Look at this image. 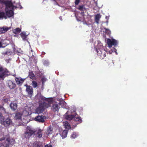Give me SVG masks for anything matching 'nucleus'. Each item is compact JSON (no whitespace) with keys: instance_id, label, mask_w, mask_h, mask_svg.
<instances>
[{"instance_id":"nucleus-26","label":"nucleus","mask_w":147,"mask_h":147,"mask_svg":"<svg viewBox=\"0 0 147 147\" xmlns=\"http://www.w3.org/2000/svg\"><path fill=\"white\" fill-rule=\"evenodd\" d=\"M67 130H64L63 131L61 135L63 138H65L67 136Z\"/></svg>"},{"instance_id":"nucleus-30","label":"nucleus","mask_w":147,"mask_h":147,"mask_svg":"<svg viewBox=\"0 0 147 147\" xmlns=\"http://www.w3.org/2000/svg\"><path fill=\"white\" fill-rule=\"evenodd\" d=\"M78 9L81 11L86 10V9L84 5L79 6Z\"/></svg>"},{"instance_id":"nucleus-10","label":"nucleus","mask_w":147,"mask_h":147,"mask_svg":"<svg viewBox=\"0 0 147 147\" xmlns=\"http://www.w3.org/2000/svg\"><path fill=\"white\" fill-rule=\"evenodd\" d=\"M11 120L9 118H7L6 119H5L4 121H3L2 125H4L5 126L7 127L12 124Z\"/></svg>"},{"instance_id":"nucleus-39","label":"nucleus","mask_w":147,"mask_h":147,"mask_svg":"<svg viewBox=\"0 0 147 147\" xmlns=\"http://www.w3.org/2000/svg\"><path fill=\"white\" fill-rule=\"evenodd\" d=\"M65 104V101L64 100H62L61 101H60L59 103V104L60 105H61L62 104H63L64 105Z\"/></svg>"},{"instance_id":"nucleus-33","label":"nucleus","mask_w":147,"mask_h":147,"mask_svg":"<svg viewBox=\"0 0 147 147\" xmlns=\"http://www.w3.org/2000/svg\"><path fill=\"white\" fill-rule=\"evenodd\" d=\"M32 85L33 88H36L38 84L36 81H33L32 82Z\"/></svg>"},{"instance_id":"nucleus-46","label":"nucleus","mask_w":147,"mask_h":147,"mask_svg":"<svg viewBox=\"0 0 147 147\" xmlns=\"http://www.w3.org/2000/svg\"><path fill=\"white\" fill-rule=\"evenodd\" d=\"M45 53L44 52H42V54L43 55H45Z\"/></svg>"},{"instance_id":"nucleus-40","label":"nucleus","mask_w":147,"mask_h":147,"mask_svg":"<svg viewBox=\"0 0 147 147\" xmlns=\"http://www.w3.org/2000/svg\"><path fill=\"white\" fill-rule=\"evenodd\" d=\"M4 0H0V3L4 4Z\"/></svg>"},{"instance_id":"nucleus-42","label":"nucleus","mask_w":147,"mask_h":147,"mask_svg":"<svg viewBox=\"0 0 147 147\" xmlns=\"http://www.w3.org/2000/svg\"><path fill=\"white\" fill-rule=\"evenodd\" d=\"M1 110H3L5 112V113H6V110L3 107V108L1 109Z\"/></svg>"},{"instance_id":"nucleus-22","label":"nucleus","mask_w":147,"mask_h":147,"mask_svg":"<svg viewBox=\"0 0 147 147\" xmlns=\"http://www.w3.org/2000/svg\"><path fill=\"white\" fill-rule=\"evenodd\" d=\"M42 130H41L40 129L38 130L36 134L38 138H40L42 137Z\"/></svg>"},{"instance_id":"nucleus-27","label":"nucleus","mask_w":147,"mask_h":147,"mask_svg":"<svg viewBox=\"0 0 147 147\" xmlns=\"http://www.w3.org/2000/svg\"><path fill=\"white\" fill-rule=\"evenodd\" d=\"M21 31V29L19 28H17L13 30V32L15 34L20 33Z\"/></svg>"},{"instance_id":"nucleus-17","label":"nucleus","mask_w":147,"mask_h":147,"mask_svg":"<svg viewBox=\"0 0 147 147\" xmlns=\"http://www.w3.org/2000/svg\"><path fill=\"white\" fill-rule=\"evenodd\" d=\"M10 28H8V27L0 28V34H1L5 33Z\"/></svg>"},{"instance_id":"nucleus-34","label":"nucleus","mask_w":147,"mask_h":147,"mask_svg":"<svg viewBox=\"0 0 147 147\" xmlns=\"http://www.w3.org/2000/svg\"><path fill=\"white\" fill-rule=\"evenodd\" d=\"M78 136V135L75 132H74L71 136V138H75L77 137Z\"/></svg>"},{"instance_id":"nucleus-35","label":"nucleus","mask_w":147,"mask_h":147,"mask_svg":"<svg viewBox=\"0 0 147 147\" xmlns=\"http://www.w3.org/2000/svg\"><path fill=\"white\" fill-rule=\"evenodd\" d=\"M40 99L41 100H43L47 101H48V102H49V98H46L43 96H41L40 97Z\"/></svg>"},{"instance_id":"nucleus-8","label":"nucleus","mask_w":147,"mask_h":147,"mask_svg":"<svg viewBox=\"0 0 147 147\" xmlns=\"http://www.w3.org/2000/svg\"><path fill=\"white\" fill-rule=\"evenodd\" d=\"M7 86L10 89H14L16 87V84L14 81L11 80H8L7 82Z\"/></svg>"},{"instance_id":"nucleus-41","label":"nucleus","mask_w":147,"mask_h":147,"mask_svg":"<svg viewBox=\"0 0 147 147\" xmlns=\"http://www.w3.org/2000/svg\"><path fill=\"white\" fill-rule=\"evenodd\" d=\"M1 110H3L5 112V113H6V110L3 107V108L1 109Z\"/></svg>"},{"instance_id":"nucleus-2","label":"nucleus","mask_w":147,"mask_h":147,"mask_svg":"<svg viewBox=\"0 0 147 147\" xmlns=\"http://www.w3.org/2000/svg\"><path fill=\"white\" fill-rule=\"evenodd\" d=\"M35 131L29 127H27L24 134V136L26 138H29L34 134Z\"/></svg>"},{"instance_id":"nucleus-31","label":"nucleus","mask_w":147,"mask_h":147,"mask_svg":"<svg viewBox=\"0 0 147 147\" xmlns=\"http://www.w3.org/2000/svg\"><path fill=\"white\" fill-rule=\"evenodd\" d=\"M33 147H42L38 142H35L33 143Z\"/></svg>"},{"instance_id":"nucleus-12","label":"nucleus","mask_w":147,"mask_h":147,"mask_svg":"<svg viewBox=\"0 0 147 147\" xmlns=\"http://www.w3.org/2000/svg\"><path fill=\"white\" fill-rule=\"evenodd\" d=\"M5 11L6 15L5 14V16L7 17V18H10L13 16L14 14L13 10L5 9Z\"/></svg>"},{"instance_id":"nucleus-21","label":"nucleus","mask_w":147,"mask_h":147,"mask_svg":"<svg viewBox=\"0 0 147 147\" xmlns=\"http://www.w3.org/2000/svg\"><path fill=\"white\" fill-rule=\"evenodd\" d=\"M21 37L24 40H26L27 36L25 32H22L20 34Z\"/></svg>"},{"instance_id":"nucleus-4","label":"nucleus","mask_w":147,"mask_h":147,"mask_svg":"<svg viewBox=\"0 0 147 147\" xmlns=\"http://www.w3.org/2000/svg\"><path fill=\"white\" fill-rule=\"evenodd\" d=\"M5 139H6V141L7 142V143L10 144L12 145L15 143V140L11 138L9 134L4 135L2 138H0V141H1Z\"/></svg>"},{"instance_id":"nucleus-16","label":"nucleus","mask_w":147,"mask_h":147,"mask_svg":"<svg viewBox=\"0 0 147 147\" xmlns=\"http://www.w3.org/2000/svg\"><path fill=\"white\" fill-rule=\"evenodd\" d=\"M53 130V128L52 126L51 125H50L48 127L47 130L45 131L46 134L47 135L51 134L52 133Z\"/></svg>"},{"instance_id":"nucleus-20","label":"nucleus","mask_w":147,"mask_h":147,"mask_svg":"<svg viewBox=\"0 0 147 147\" xmlns=\"http://www.w3.org/2000/svg\"><path fill=\"white\" fill-rule=\"evenodd\" d=\"M22 114L20 113H17L16 114L14 118L16 119H21Z\"/></svg>"},{"instance_id":"nucleus-45","label":"nucleus","mask_w":147,"mask_h":147,"mask_svg":"<svg viewBox=\"0 0 147 147\" xmlns=\"http://www.w3.org/2000/svg\"><path fill=\"white\" fill-rule=\"evenodd\" d=\"M82 12H81V15H83L84 14V11H82Z\"/></svg>"},{"instance_id":"nucleus-43","label":"nucleus","mask_w":147,"mask_h":147,"mask_svg":"<svg viewBox=\"0 0 147 147\" xmlns=\"http://www.w3.org/2000/svg\"><path fill=\"white\" fill-rule=\"evenodd\" d=\"M45 147H52L51 145H47L45 146Z\"/></svg>"},{"instance_id":"nucleus-1","label":"nucleus","mask_w":147,"mask_h":147,"mask_svg":"<svg viewBox=\"0 0 147 147\" xmlns=\"http://www.w3.org/2000/svg\"><path fill=\"white\" fill-rule=\"evenodd\" d=\"M50 106V104L49 102L46 103L43 102L40 103L38 107L36 109V112L38 114L42 113L46 108Z\"/></svg>"},{"instance_id":"nucleus-3","label":"nucleus","mask_w":147,"mask_h":147,"mask_svg":"<svg viewBox=\"0 0 147 147\" xmlns=\"http://www.w3.org/2000/svg\"><path fill=\"white\" fill-rule=\"evenodd\" d=\"M9 71L6 68L0 67V78L3 80L6 76H8Z\"/></svg>"},{"instance_id":"nucleus-23","label":"nucleus","mask_w":147,"mask_h":147,"mask_svg":"<svg viewBox=\"0 0 147 147\" xmlns=\"http://www.w3.org/2000/svg\"><path fill=\"white\" fill-rule=\"evenodd\" d=\"M74 116L73 115H66L65 116L66 119L69 120H71L72 119L74 118Z\"/></svg>"},{"instance_id":"nucleus-49","label":"nucleus","mask_w":147,"mask_h":147,"mask_svg":"<svg viewBox=\"0 0 147 147\" xmlns=\"http://www.w3.org/2000/svg\"><path fill=\"white\" fill-rule=\"evenodd\" d=\"M1 125H0V128H1Z\"/></svg>"},{"instance_id":"nucleus-47","label":"nucleus","mask_w":147,"mask_h":147,"mask_svg":"<svg viewBox=\"0 0 147 147\" xmlns=\"http://www.w3.org/2000/svg\"><path fill=\"white\" fill-rule=\"evenodd\" d=\"M3 106L1 105H0V109H2L3 108Z\"/></svg>"},{"instance_id":"nucleus-14","label":"nucleus","mask_w":147,"mask_h":147,"mask_svg":"<svg viewBox=\"0 0 147 147\" xmlns=\"http://www.w3.org/2000/svg\"><path fill=\"white\" fill-rule=\"evenodd\" d=\"M25 79H23L22 78H21L20 77L18 78L16 77L15 79V81L17 84L18 85H21L24 82Z\"/></svg>"},{"instance_id":"nucleus-25","label":"nucleus","mask_w":147,"mask_h":147,"mask_svg":"<svg viewBox=\"0 0 147 147\" xmlns=\"http://www.w3.org/2000/svg\"><path fill=\"white\" fill-rule=\"evenodd\" d=\"M74 120L76 121H78V123H80L82 122V120L80 117H75L74 118Z\"/></svg>"},{"instance_id":"nucleus-24","label":"nucleus","mask_w":147,"mask_h":147,"mask_svg":"<svg viewBox=\"0 0 147 147\" xmlns=\"http://www.w3.org/2000/svg\"><path fill=\"white\" fill-rule=\"evenodd\" d=\"M10 100V98L9 97L5 96L3 98L2 100L4 103H7L9 100Z\"/></svg>"},{"instance_id":"nucleus-28","label":"nucleus","mask_w":147,"mask_h":147,"mask_svg":"<svg viewBox=\"0 0 147 147\" xmlns=\"http://www.w3.org/2000/svg\"><path fill=\"white\" fill-rule=\"evenodd\" d=\"M3 18L5 19H7V17L5 16V13L3 12L0 11V19Z\"/></svg>"},{"instance_id":"nucleus-18","label":"nucleus","mask_w":147,"mask_h":147,"mask_svg":"<svg viewBox=\"0 0 147 147\" xmlns=\"http://www.w3.org/2000/svg\"><path fill=\"white\" fill-rule=\"evenodd\" d=\"M28 76L32 80L35 79L36 78L35 75L32 71L29 72Z\"/></svg>"},{"instance_id":"nucleus-5","label":"nucleus","mask_w":147,"mask_h":147,"mask_svg":"<svg viewBox=\"0 0 147 147\" xmlns=\"http://www.w3.org/2000/svg\"><path fill=\"white\" fill-rule=\"evenodd\" d=\"M96 51L99 57L102 59H103L106 56V51L104 49H96Z\"/></svg>"},{"instance_id":"nucleus-11","label":"nucleus","mask_w":147,"mask_h":147,"mask_svg":"<svg viewBox=\"0 0 147 147\" xmlns=\"http://www.w3.org/2000/svg\"><path fill=\"white\" fill-rule=\"evenodd\" d=\"M26 91L27 92L28 95L32 96L33 93V89L30 86L26 85Z\"/></svg>"},{"instance_id":"nucleus-9","label":"nucleus","mask_w":147,"mask_h":147,"mask_svg":"<svg viewBox=\"0 0 147 147\" xmlns=\"http://www.w3.org/2000/svg\"><path fill=\"white\" fill-rule=\"evenodd\" d=\"M46 118V117L44 116L38 115L35 117L34 120L39 122L43 123L45 121Z\"/></svg>"},{"instance_id":"nucleus-6","label":"nucleus","mask_w":147,"mask_h":147,"mask_svg":"<svg viewBox=\"0 0 147 147\" xmlns=\"http://www.w3.org/2000/svg\"><path fill=\"white\" fill-rule=\"evenodd\" d=\"M107 43L109 48H111L113 45L115 46L117 45V40L114 39L111 40L110 39L108 38L107 40Z\"/></svg>"},{"instance_id":"nucleus-37","label":"nucleus","mask_w":147,"mask_h":147,"mask_svg":"<svg viewBox=\"0 0 147 147\" xmlns=\"http://www.w3.org/2000/svg\"><path fill=\"white\" fill-rule=\"evenodd\" d=\"M65 125L66 127V128H67V127H68V128H71L70 126L68 123H65Z\"/></svg>"},{"instance_id":"nucleus-15","label":"nucleus","mask_w":147,"mask_h":147,"mask_svg":"<svg viewBox=\"0 0 147 147\" xmlns=\"http://www.w3.org/2000/svg\"><path fill=\"white\" fill-rule=\"evenodd\" d=\"M59 108V105L57 104H53L52 107V109L54 112L58 111Z\"/></svg>"},{"instance_id":"nucleus-48","label":"nucleus","mask_w":147,"mask_h":147,"mask_svg":"<svg viewBox=\"0 0 147 147\" xmlns=\"http://www.w3.org/2000/svg\"><path fill=\"white\" fill-rule=\"evenodd\" d=\"M15 6V7H14V8L16 9V8H17V7L16 6Z\"/></svg>"},{"instance_id":"nucleus-13","label":"nucleus","mask_w":147,"mask_h":147,"mask_svg":"<svg viewBox=\"0 0 147 147\" xmlns=\"http://www.w3.org/2000/svg\"><path fill=\"white\" fill-rule=\"evenodd\" d=\"M10 107L12 111H15L17 108V102L15 101L11 102L10 105Z\"/></svg>"},{"instance_id":"nucleus-44","label":"nucleus","mask_w":147,"mask_h":147,"mask_svg":"<svg viewBox=\"0 0 147 147\" xmlns=\"http://www.w3.org/2000/svg\"><path fill=\"white\" fill-rule=\"evenodd\" d=\"M2 47V42L0 41V48Z\"/></svg>"},{"instance_id":"nucleus-32","label":"nucleus","mask_w":147,"mask_h":147,"mask_svg":"<svg viewBox=\"0 0 147 147\" xmlns=\"http://www.w3.org/2000/svg\"><path fill=\"white\" fill-rule=\"evenodd\" d=\"M5 119L4 117L3 116L2 113L0 112V122L1 124L3 121H4Z\"/></svg>"},{"instance_id":"nucleus-38","label":"nucleus","mask_w":147,"mask_h":147,"mask_svg":"<svg viewBox=\"0 0 147 147\" xmlns=\"http://www.w3.org/2000/svg\"><path fill=\"white\" fill-rule=\"evenodd\" d=\"M80 1V0H75V4L76 5H78Z\"/></svg>"},{"instance_id":"nucleus-19","label":"nucleus","mask_w":147,"mask_h":147,"mask_svg":"<svg viewBox=\"0 0 147 147\" xmlns=\"http://www.w3.org/2000/svg\"><path fill=\"white\" fill-rule=\"evenodd\" d=\"M100 18L101 16L99 14H98L95 16V21L97 24H98L99 23V21Z\"/></svg>"},{"instance_id":"nucleus-36","label":"nucleus","mask_w":147,"mask_h":147,"mask_svg":"<svg viewBox=\"0 0 147 147\" xmlns=\"http://www.w3.org/2000/svg\"><path fill=\"white\" fill-rule=\"evenodd\" d=\"M31 58L32 59L34 62H36L37 61V59L36 58V57L34 55H32L31 57Z\"/></svg>"},{"instance_id":"nucleus-29","label":"nucleus","mask_w":147,"mask_h":147,"mask_svg":"<svg viewBox=\"0 0 147 147\" xmlns=\"http://www.w3.org/2000/svg\"><path fill=\"white\" fill-rule=\"evenodd\" d=\"M9 144H10L8 143H2L0 142V147H9Z\"/></svg>"},{"instance_id":"nucleus-7","label":"nucleus","mask_w":147,"mask_h":147,"mask_svg":"<svg viewBox=\"0 0 147 147\" xmlns=\"http://www.w3.org/2000/svg\"><path fill=\"white\" fill-rule=\"evenodd\" d=\"M4 4L5 6V9H7L8 8L11 9L12 10L14 9L15 6L13 5L11 1H5Z\"/></svg>"}]
</instances>
